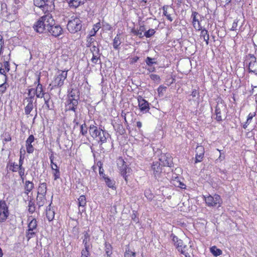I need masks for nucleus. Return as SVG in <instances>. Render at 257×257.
<instances>
[{
	"label": "nucleus",
	"mask_w": 257,
	"mask_h": 257,
	"mask_svg": "<svg viewBox=\"0 0 257 257\" xmlns=\"http://www.w3.org/2000/svg\"><path fill=\"white\" fill-rule=\"evenodd\" d=\"M159 162L161 163L162 167L167 166L172 167L173 166V161L171 157L165 154L162 155L159 159Z\"/></svg>",
	"instance_id": "nucleus-13"
},
{
	"label": "nucleus",
	"mask_w": 257,
	"mask_h": 257,
	"mask_svg": "<svg viewBox=\"0 0 257 257\" xmlns=\"http://www.w3.org/2000/svg\"><path fill=\"white\" fill-rule=\"evenodd\" d=\"M35 89L33 88L29 89L28 90V97L26 98L27 101H33V98L35 96Z\"/></svg>",
	"instance_id": "nucleus-33"
},
{
	"label": "nucleus",
	"mask_w": 257,
	"mask_h": 257,
	"mask_svg": "<svg viewBox=\"0 0 257 257\" xmlns=\"http://www.w3.org/2000/svg\"><path fill=\"white\" fill-rule=\"evenodd\" d=\"M175 184L174 185L178 187H180L182 189H185L186 188V185L184 184L183 183L181 182L179 180H175Z\"/></svg>",
	"instance_id": "nucleus-49"
},
{
	"label": "nucleus",
	"mask_w": 257,
	"mask_h": 257,
	"mask_svg": "<svg viewBox=\"0 0 257 257\" xmlns=\"http://www.w3.org/2000/svg\"><path fill=\"white\" fill-rule=\"evenodd\" d=\"M19 170V174L21 178V179L22 180L23 182L24 180L25 179V168L23 167L22 166H19V168L18 169Z\"/></svg>",
	"instance_id": "nucleus-44"
},
{
	"label": "nucleus",
	"mask_w": 257,
	"mask_h": 257,
	"mask_svg": "<svg viewBox=\"0 0 257 257\" xmlns=\"http://www.w3.org/2000/svg\"><path fill=\"white\" fill-rule=\"evenodd\" d=\"M162 166L158 161L154 162L151 165V171L156 179L159 181V178L162 174Z\"/></svg>",
	"instance_id": "nucleus-8"
},
{
	"label": "nucleus",
	"mask_w": 257,
	"mask_h": 257,
	"mask_svg": "<svg viewBox=\"0 0 257 257\" xmlns=\"http://www.w3.org/2000/svg\"><path fill=\"white\" fill-rule=\"evenodd\" d=\"M146 150H147V151H149L150 152L153 151L150 155V157H151L152 155L154 154V150L152 149V147L151 146L147 145V148H146Z\"/></svg>",
	"instance_id": "nucleus-61"
},
{
	"label": "nucleus",
	"mask_w": 257,
	"mask_h": 257,
	"mask_svg": "<svg viewBox=\"0 0 257 257\" xmlns=\"http://www.w3.org/2000/svg\"><path fill=\"white\" fill-rule=\"evenodd\" d=\"M100 54H92L91 61L93 64H97L98 62H100Z\"/></svg>",
	"instance_id": "nucleus-41"
},
{
	"label": "nucleus",
	"mask_w": 257,
	"mask_h": 257,
	"mask_svg": "<svg viewBox=\"0 0 257 257\" xmlns=\"http://www.w3.org/2000/svg\"><path fill=\"white\" fill-rule=\"evenodd\" d=\"M34 185L32 182L29 181L26 182L25 190L26 192L28 194L33 188Z\"/></svg>",
	"instance_id": "nucleus-39"
},
{
	"label": "nucleus",
	"mask_w": 257,
	"mask_h": 257,
	"mask_svg": "<svg viewBox=\"0 0 257 257\" xmlns=\"http://www.w3.org/2000/svg\"><path fill=\"white\" fill-rule=\"evenodd\" d=\"M103 27L105 28V30H110L111 29V26L108 24H105L104 25H103Z\"/></svg>",
	"instance_id": "nucleus-64"
},
{
	"label": "nucleus",
	"mask_w": 257,
	"mask_h": 257,
	"mask_svg": "<svg viewBox=\"0 0 257 257\" xmlns=\"http://www.w3.org/2000/svg\"><path fill=\"white\" fill-rule=\"evenodd\" d=\"M225 105L221 100L220 101H218L215 107V112L216 114V120L218 121H220L222 120L221 117V111L225 110Z\"/></svg>",
	"instance_id": "nucleus-12"
},
{
	"label": "nucleus",
	"mask_w": 257,
	"mask_h": 257,
	"mask_svg": "<svg viewBox=\"0 0 257 257\" xmlns=\"http://www.w3.org/2000/svg\"><path fill=\"white\" fill-rule=\"evenodd\" d=\"M89 128V134L93 138L94 137H96L97 134L102 130V129L98 128L96 126L93 124H91Z\"/></svg>",
	"instance_id": "nucleus-21"
},
{
	"label": "nucleus",
	"mask_w": 257,
	"mask_h": 257,
	"mask_svg": "<svg viewBox=\"0 0 257 257\" xmlns=\"http://www.w3.org/2000/svg\"><path fill=\"white\" fill-rule=\"evenodd\" d=\"M108 137L109 134L107 132L105 131L102 130L97 134L96 137H94L93 139H95L100 145H102L106 142Z\"/></svg>",
	"instance_id": "nucleus-15"
},
{
	"label": "nucleus",
	"mask_w": 257,
	"mask_h": 257,
	"mask_svg": "<svg viewBox=\"0 0 257 257\" xmlns=\"http://www.w3.org/2000/svg\"><path fill=\"white\" fill-rule=\"evenodd\" d=\"M24 159V154H21L20 156V160H19V166H21L23 165V160Z\"/></svg>",
	"instance_id": "nucleus-62"
},
{
	"label": "nucleus",
	"mask_w": 257,
	"mask_h": 257,
	"mask_svg": "<svg viewBox=\"0 0 257 257\" xmlns=\"http://www.w3.org/2000/svg\"><path fill=\"white\" fill-rule=\"evenodd\" d=\"M117 164L119 167L121 175L127 182V174L130 172V169L126 167L124 161L121 158L118 159Z\"/></svg>",
	"instance_id": "nucleus-11"
},
{
	"label": "nucleus",
	"mask_w": 257,
	"mask_h": 257,
	"mask_svg": "<svg viewBox=\"0 0 257 257\" xmlns=\"http://www.w3.org/2000/svg\"><path fill=\"white\" fill-rule=\"evenodd\" d=\"M82 28L81 21L76 17H72L67 24V29L71 33L80 31Z\"/></svg>",
	"instance_id": "nucleus-5"
},
{
	"label": "nucleus",
	"mask_w": 257,
	"mask_h": 257,
	"mask_svg": "<svg viewBox=\"0 0 257 257\" xmlns=\"http://www.w3.org/2000/svg\"><path fill=\"white\" fill-rule=\"evenodd\" d=\"M54 23V20L50 14L41 17L35 24L34 28L38 33L47 31L51 25Z\"/></svg>",
	"instance_id": "nucleus-1"
},
{
	"label": "nucleus",
	"mask_w": 257,
	"mask_h": 257,
	"mask_svg": "<svg viewBox=\"0 0 257 257\" xmlns=\"http://www.w3.org/2000/svg\"><path fill=\"white\" fill-rule=\"evenodd\" d=\"M52 170V174L54 176V180H56L58 179H59L60 177V173L59 169H54V168H53Z\"/></svg>",
	"instance_id": "nucleus-43"
},
{
	"label": "nucleus",
	"mask_w": 257,
	"mask_h": 257,
	"mask_svg": "<svg viewBox=\"0 0 257 257\" xmlns=\"http://www.w3.org/2000/svg\"><path fill=\"white\" fill-rule=\"evenodd\" d=\"M80 133L83 136H85L87 134V129L85 123L81 125Z\"/></svg>",
	"instance_id": "nucleus-52"
},
{
	"label": "nucleus",
	"mask_w": 257,
	"mask_h": 257,
	"mask_svg": "<svg viewBox=\"0 0 257 257\" xmlns=\"http://www.w3.org/2000/svg\"><path fill=\"white\" fill-rule=\"evenodd\" d=\"M67 76V71L59 70L55 75L51 84L53 87H61Z\"/></svg>",
	"instance_id": "nucleus-4"
},
{
	"label": "nucleus",
	"mask_w": 257,
	"mask_h": 257,
	"mask_svg": "<svg viewBox=\"0 0 257 257\" xmlns=\"http://www.w3.org/2000/svg\"><path fill=\"white\" fill-rule=\"evenodd\" d=\"M46 193V185L45 183H43L39 187L37 198V204L39 206H42L45 204Z\"/></svg>",
	"instance_id": "nucleus-7"
},
{
	"label": "nucleus",
	"mask_w": 257,
	"mask_h": 257,
	"mask_svg": "<svg viewBox=\"0 0 257 257\" xmlns=\"http://www.w3.org/2000/svg\"><path fill=\"white\" fill-rule=\"evenodd\" d=\"M206 205L208 207H219L222 203V200L220 195L214 194L213 195L209 194L207 196H204Z\"/></svg>",
	"instance_id": "nucleus-3"
},
{
	"label": "nucleus",
	"mask_w": 257,
	"mask_h": 257,
	"mask_svg": "<svg viewBox=\"0 0 257 257\" xmlns=\"http://www.w3.org/2000/svg\"><path fill=\"white\" fill-rule=\"evenodd\" d=\"M8 207L4 201H0V222H4L9 216Z\"/></svg>",
	"instance_id": "nucleus-10"
},
{
	"label": "nucleus",
	"mask_w": 257,
	"mask_h": 257,
	"mask_svg": "<svg viewBox=\"0 0 257 257\" xmlns=\"http://www.w3.org/2000/svg\"><path fill=\"white\" fill-rule=\"evenodd\" d=\"M146 63L148 66L147 70L150 72H153L155 70V65H157L156 58L147 57L146 59Z\"/></svg>",
	"instance_id": "nucleus-17"
},
{
	"label": "nucleus",
	"mask_w": 257,
	"mask_h": 257,
	"mask_svg": "<svg viewBox=\"0 0 257 257\" xmlns=\"http://www.w3.org/2000/svg\"><path fill=\"white\" fill-rule=\"evenodd\" d=\"M196 154L204 155V148L201 146H197L196 148Z\"/></svg>",
	"instance_id": "nucleus-54"
},
{
	"label": "nucleus",
	"mask_w": 257,
	"mask_h": 257,
	"mask_svg": "<svg viewBox=\"0 0 257 257\" xmlns=\"http://www.w3.org/2000/svg\"><path fill=\"white\" fill-rule=\"evenodd\" d=\"M37 221L35 219H33L28 224V229L37 230Z\"/></svg>",
	"instance_id": "nucleus-35"
},
{
	"label": "nucleus",
	"mask_w": 257,
	"mask_h": 257,
	"mask_svg": "<svg viewBox=\"0 0 257 257\" xmlns=\"http://www.w3.org/2000/svg\"><path fill=\"white\" fill-rule=\"evenodd\" d=\"M10 70L9 62L5 61L4 63H0V74L4 75L5 77L7 76L6 73Z\"/></svg>",
	"instance_id": "nucleus-20"
},
{
	"label": "nucleus",
	"mask_w": 257,
	"mask_h": 257,
	"mask_svg": "<svg viewBox=\"0 0 257 257\" xmlns=\"http://www.w3.org/2000/svg\"><path fill=\"white\" fill-rule=\"evenodd\" d=\"M124 257H136L135 253L130 249L126 250Z\"/></svg>",
	"instance_id": "nucleus-48"
},
{
	"label": "nucleus",
	"mask_w": 257,
	"mask_h": 257,
	"mask_svg": "<svg viewBox=\"0 0 257 257\" xmlns=\"http://www.w3.org/2000/svg\"><path fill=\"white\" fill-rule=\"evenodd\" d=\"M155 29H150L148 31H146V37H151L155 33Z\"/></svg>",
	"instance_id": "nucleus-46"
},
{
	"label": "nucleus",
	"mask_w": 257,
	"mask_h": 257,
	"mask_svg": "<svg viewBox=\"0 0 257 257\" xmlns=\"http://www.w3.org/2000/svg\"><path fill=\"white\" fill-rule=\"evenodd\" d=\"M11 137L9 134H5V137L4 139V141L5 142H10L11 141Z\"/></svg>",
	"instance_id": "nucleus-63"
},
{
	"label": "nucleus",
	"mask_w": 257,
	"mask_h": 257,
	"mask_svg": "<svg viewBox=\"0 0 257 257\" xmlns=\"http://www.w3.org/2000/svg\"><path fill=\"white\" fill-rule=\"evenodd\" d=\"M138 100L140 109L141 111H144L145 110V99L142 97L139 96Z\"/></svg>",
	"instance_id": "nucleus-40"
},
{
	"label": "nucleus",
	"mask_w": 257,
	"mask_h": 257,
	"mask_svg": "<svg viewBox=\"0 0 257 257\" xmlns=\"http://www.w3.org/2000/svg\"><path fill=\"white\" fill-rule=\"evenodd\" d=\"M70 8H76L81 4V0H66Z\"/></svg>",
	"instance_id": "nucleus-27"
},
{
	"label": "nucleus",
	"mask_w": 257,
	"mask_h": 257,
	"mask_svg": "<svg viewBox=\"0 0 257 257\" xmlns=\"http://www.w3.org/2000/svg\"><path fill=\"white\" fill-rule=\"evenodd\" d=\"M50 162H51V169L53 170V168H54V169H58L59 168L57 166V165L53 162V156L51 155L50 157Z\"/></svg>",
	"instance_id": "nucleus-56"
},
{
	"label": "nucleus",
	"mask_w": 257,
	"mask_h": 257,
	"mask_svg": "<svg viewBox=\"0 0 257 257\" xmlns=\"http://www.w3.org/2000/svg\"><path fill=\"white\" fill-rule=\"evenodd\" d=\"M204 155L196 154L195 163L201 162L203 158Z\"/></svg>",
	"instance_id": "nucleus-47"
},
{
	"label": "nucleus",
	"mask_w": 257,
	"mask_h": 257,
	"mask_svg": "<svg viewBox=\"0 0 257 257\" xmlns=\"http://www.w3.org/2000/svg\"><path fill=\"white\" fill-rule=\"evenodd\" d=\"M47 31L51 35L55 37H59L63 33V29L61 26L59 25H55V23L50 25Z\"/></svg>",
	"instance_id": "nucleus-9"
},
{
	"label": "nucleus",
	"mask_w": 257,
	"mask_h": 257,
	"mask_svg": "<svg viewBox=\"0 0 257 257\" xmlns=\"http://www.w3.org/2000/svg\"><path fill=\"white\" fill-rule=\"evenodd\" d=\"M35 93L36 96L38 98H42L45 95L42 85L40 83H38L36 89L35 90Z\"/></svg>",
	"instance_id": "nucleus-24"
},
{
	"label": "nucleus",
	"mask_w": 257,
	"mask_h": 257,
	"mask_svg": "<svg viewBox=\"0 0 257 257\" xmlns=\"http://www.w3.org/2000/svg\"><path fill=\"white\" fill-rule=\"evenodd\" d=\"M170 10H171V8L169 7V6H164L163 7V14L164 16L166 17V18L172 22L173 21V19L171 16V15L169 14Z\"/></svg>",
	"instance_id": "nucleus-25"
},
{
	"label": "nucleus",
	"mask_w": 257,
	"mask_h": 257,
	"mask_svg": "<svg viewBox=\"0 0 257 257\" xmlns=\"http://www.w3.org/2000/svg\"><path fill=\"white\" fill-rule=\"evenodd\" d=\"M200 32V38H203L204 41H205L206 45H208L209 44V36L208 34V32L205 28H202Z\"/></svg>",
	"instance_id": "nucleus-23"
},
{
	"label": "nucleus",
	"mask_w": 257,
	"mask_h": 257,
	"mask_svg": "<svg viewBox=\"0 0 257 257\" xmlns=\"http://www.w3.org/2000/svg\"><path fill=\"white\" fill-rule=\"evenodd\" d=\"M105 251L108 256L111 254V245L109 244L105 243Z\"/></svg>",
	"instance_id": "nucleus-55"
},
{
	"label": "nucleus",
	"mask_w": 257,
	"mask_h": 257,
	"mask_svg": "<svg viewBox=\"0 0 257 257\" xmlns=\"http://www.w3.org/2000/svg\"><path fill=\"white\" fill-rule=\"evenodd\" d=\"M193 247L191 244L188 247L186 245H184L180 250V252L184 255L185 257H192Z\"/></svg>",
	"instance_id": "nucleus-18"
},
{
	"label": "nucleus",
	"mask_w": 257,
	"mask_h": 257,
	"mask_svg": "<svg viewBox=\"0 0 257 257\" xmlns=\"http://www.w3.org/2000/svg\"><path fill=\"white\" fill-rule=\"evenodd\" d=\"M83 243L85 244V248L81 251V257H88L89 255L88 247L87 245V242L85 241V239L83 240Z\"/></svg>",
	"instance_id": "nucleus-34"
},
{
	"label": "nucleus",
	"mask_w": 257,
	"mask_h": 257,
	"mask_svg": "<svg viewBox=\"0 0 257 257\" xmlns=\"http://www.w3.org/2000/svg\"><path fill=\"white\" fill-rule=\"evenodd\" d=\"M35 138L33 135H30L26 142V147L27 153L31 154L34 152V148L32 145V143L34 142Z\"/></svg>",
	"instance_id": "nucleus-19"
},
{
	"label": "nucleus",
	"mask_w": 257,
	"mask_h": 257,
	"mask_svg": "<svg viewBox=\"0 0 257 257\" xmlns=\"http://www.w3.org/2000/svg\"><path fill=\"white\" fill-rule=\"evenodd\" d=\"M27 101L28 104L25 108V112L26 114H29L33 109V101Z\"/></svg>",
	"instance_id": "nucleus-31"
},
{
	"label": "nucleus",
	"mask_w": 257,
	"mask_h": 257,
	"mask_svg": "<svg viewBox=\"0 0 257 257\" xmlns=\"http://www.w3.org/2000/svg\"><path fill=\"white\" fill-rule=\"evenodd\" d=\"M255 113L254 112L253 113H249L247 116V120L246 121V123H249L252 119V118L255 116Z\"/></svg>",
	"instance_id": "nucleus-57"
},
{
	"label": "nucleus",
	"mask_w": 257,
	"mask_h": 257,
	"mask_svg": "<svg viewBox=\"0 0 257 257\" xmlns=\"http://www.w3.org/2000/svg\"><path fill=\"white\" fill-rule=\"evenodd\" d=\"M90 51L92 53V54H99L100 53H99V48L95 46H93L91 48H90Z\"/></svg>",
	"instance_id": "nucleus-53"
},
{
	"label": "nucleus",
	"mask_w": 257,
	"mask_h": 257,
	"mask_svg": "<svg viewBox=\"0 0 257 257\" xmlns=\"http://www.w3.org/2000/svg\"><path fill=\"white\" fill-rule=\"evenodd\" d=\"M28 207H29L28 210L30 213H32L35 211V207L34 205V203L33 202L29 201V204H28Z\"/></svg>",
	"instance_id": "nucleus-51"
},
{
	"label": "nucleus",
	"mask_w": 257,
	"mask_h": 257,
	"mask_svg": "<svg viewBox=\"0 0 257 257\" xmlns=\"http://www.w3.org/2000/svg\"><path fill=\"white\" fill-rule=\"evenodd\" d=\"M67 100L66 110L75 111L78 100L79 99V92L77 89H72L68 94Z\"/></svg>",
	"instance_id": "nucleus-2"
},
{
	"label": "nucleus",
	"mask_w": 257,
	"mask_h": 257,
	"mask_svg": "<svg viewBox=\"0 0 257 257\" xmlns=\"http://www.w3.org/2000/svg\"><path fill=\"white\" fill-rule=\"evenodd\" d=\"M46 217L49 221H52L54 218L55 212L54 210L51 208V204L49 205L46 210Z\"/></svg>",
	"instance_id": "nucleus-22"
},
{
	"label": "nucleus",
	"mask_w": 257,
	"mask_h": 257,
	"mask_svg": "<svg viewBox=\"0 0 257 257\" xmlns=\"http://www.w3.org/2000/svg\"><path fill=\"white\" fill-rule=\"evenodd\" d=\"M244 63L247 67L249 73H254L257 71L255 68L256 65V58L253 54H248L246 55Z\"/></svg>",
	"instance_id": "nucleus-6"
},
{
	"label": "nucleus",
	"mask_w": 257,
	"mask_h": 257,
	"mask_svg": "<svg viewBox=\"0 0 257 257\" xmlns=\"http://www.w3.org/2000/svg\"><path fill=\"white\" fill-rule=\"evenodd\" d=\"M121 41L120 38V34H117L113 39L112 45L115 49H118L120 45L121 44Z\"/></svg>",
	"instance_id": "nucleus-26"
},
{
	"label": "nucleus",
	"mask_w": 257,
	"mask_h": 257,
	"mask_svg": "<svg viewBox=\"0 0 257 257\" xmlns=\"http://www.w3.org/2000/svg\"><path fill=\"white\" fill-rule=\"evenodd\" d=\"M37 232V230L28 229L26 234V237L28 240H29L31 238L33 237Z\"/></svg>",
	"instance_id": "nucleus-42"
},
{
	"label": "nucleus",
	"mask_w": 257,
	"mask_h": 257,
	"mask_svg": "<svg viewBox=\"0 0 257 257\" xmlns=\"http://www.w3.org/2000/svg\"><path fill=\"white\" fill-rule=\"evenodd\" d=\"M211 252L215 256H217L222 254V250L217 248L215 246H213L210 248Z\"/></svg>",
	"instance_id": "nucleus-32"
},
{
	"label": "nucleus",
	"mask_w": 257,
	"mask_h": 257,
	"mask_svg": "<svg viewBox=\"0 0 257 257\" xmlns=\"http://www.w3.org/2000/svg\"><path fill=\"white\" fill-rule=\"evenodd\" d=\"M33 1L35 6L39 8H43L48 5V0H33Z\"/></svg>",
	"instance_id": "nucleus-28"
},
{
	"label": "nucleus",
	"mask_w": 257,
	"mask_h": 257,
	"mask_svg": "<svg viewBox=\"0 0 257 257\" xmlns=\"http://www.w3.org/2000/svg\"><path fill=\"white\" fill-rule=\"evenodd\" d=\"M78 205L79 207H84L86 204V197L84 195L80 196L78 199Z\"/></svg>",
	"instance_id": "nucleus-36"
},
{
	"label": "nucleus",
	"mask_w": 257,
	"mask_h": 257,
	"mask_svg": "<svg viewBox=\"0 0 257 257\" xmlns=\"http://www.w3.org/2000/svg\"><path fill=\"white\" fill-rule=\"evenodd\" d=\"M19 168V165L11 163L9 165V169L13 172H17Z\"/></svg>",
	"instance_id": "nucleus-45"
},
{
	"label": "nucleus",
	"mask_w": 257,
	"mask_h": 257,
	"mask_svg": "<svg viewBox=\"0 0 257 257\" xmlns=\"http://www.w3.org/2000/svg\"><path fill=\"white\" fill-rule=\"evenodd\" d=\"M135 34L140 38H143L145 36V27L140 26V29L137 31H135Z\"/></svg>",
	"instance_id": "nucleus-38"
},
{
	"label": "nucleus",
	"mask_w": 257,
	"mask_h": 257,
	"mask_svg": "<svg viewBox=\"0 0 257 257\" xmlns=\"http://www.w3.org/2000/svg\"><path fill=\"white\" fill-rule=\"evenodd\" d=\"M167 89V87L161 85L158 88V91L159 94L162 93L163 94L164 92L166 91Z\"/></svg>",
	"instance_id": "nucleus-58"
},
{
	"label": "nucleus",
	"mask_w": 257,
	"mask_h": 257,
	"mask_svg": "<svg viewBox=\"0 0 257 257\" xmlns=\"http://www.w3.org/2000/svg\"><path fill=\"white\" fill-rule=\"evenodd\" d=\"M101 28V24L100 22L97 23L93 26V29L90 31L89 35L90 37L93 36L95 35L96 33Z\"/></svg>",
	"instance_id": "nucleus-30"
},
{
	"label": "nucleus",
	"mask_w": 257,
	"mask_h": 257,
	"mask_svg": "<svg viewBox=\"0 0 257 257\" xmlns=\"http://www.w3.org/2000/svg\"><path fill=\"white\" fill-rule=\"evenodd\" d=\"M5 81L4 82L0 85V94H3L5 93L7 89V88L9 87V84L7 82L8 77L7 76H6L5 77Z\"/></svg>",
	"instance_id": "nucleus-29"
},
{
	"label": "nucleus",
	"mask_w": 257,
	"mask_h": 257,
	"mask_svg": "<svg viewBox=\"0 0 257 257\" xmlns=\"http://www.w3.org/2000/svg\"><path fill=\"white\" fill-rule=\"evenodd\" d=\"M237 22H238V21L236 20H235L233 22V23L232 25V27L230 29L231 31H235L236 30V27L237 26Z\"/></svg>",
	"instance_id": "nucleus-59"
},
{
	"label": "nucleus",
	"mask_w": 257,
	"mask_h": 257,
	"mask_svg": "<svg viewBox=\"0 0 257 257\" xmlns=\"http://www.w3.org/2000/svg\"><path fill=\"white\" fill-rule=\"evenodd\" d=\"M43 97H44V99L45 104H48L49 99H50L49 95L48 94H46L45 93V95H44Z\"/></svg>",
	"instance_id": "nucleus-60"
},
{
	"label": "nucleus",
	"mask_w": 257,
	"mask_h": 257,
	"mask_svg": "<svg viewBox=\"0 0 257 257\" xmlns=\"http://www.w3.org/2000/svg\"><path fill=\"white\" fill-rule=\"evenodd\" d=\"M151 79L155 82L159 83L160 81V78L159 75L156 74H151L150 75Z\"/></svg>",
	"instance_id": "nucleus-50"
},
{
	"label": "nucleus",
	"mask_w": 257,
	"mask_h": 257,
	"mask_svg": "<svg viewBox=\"0 0 257 257\" xmlns=\"http://www.w3.org/2000/svg\"><path fill=\"white\" fill-rule=\"evenodd\" d=\"M103 178L106 185L109 188H113L115 184L114 181L107 177H103Z\"/></svg>",
	"instance_id": "nucleus-37"
},
{
	"label": "nucleus",
	"mask_w": 257,
	"mask_h": 257,
	"mask_svg": "<svg viewBox=\"0 0 257 257\" xmlns=\"http://www.w3.org/2000/svg\"><path fill=\"white\" fill-rule=\"evenodd\" d=\"M170 237L174 246L179 252L180 250H181V248L183 247V246L184 245L183 240L179 238L173 233L170 234Z\"/></svg>",
	"instance_id": "nucleus-14"
},
{
	"label": "nucleus",
	"mask_w": 257,
	"mask_h": 257,
	"mask_svg": "<svg viewBox=\"0 0 257 257\" xmlns=\"http://www.w3.org/2000/svg\"><path fill=\"white\" fill-rule=\"evenodd\" d=\"M197 15H199L197 12H192L191 15V18L192 19V25L196 31H200V30H201L202 28L201 26L200 21L197 17Z\"/></svg>",
	"instance_id": "nucleus-16"
}]
</instances>
